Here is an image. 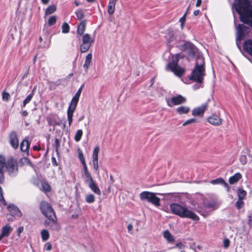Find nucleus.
I'll use <instances>...</instances> for the list:
<instances>
[{
    "mask_svg": "<svg viewBox=\"0 0 252 252\" xmlns=\"http://www.w3.org/2000/svg\"><path fill=\"white\" fill-rule=\"evenodd\" d=\"M40 207L43 214L47 218V220L45 221V225L49 226L52 230H59L60 227L57 223L55 213L50 205L46 202H42Z\"/></svg>",
    "mask_w": 252,
    "mask_h": 252,
    "instance_id": "2",
    "label": "nucleus"
},
{
    "mask_svg": "<svg viewBox=\"0 0 252 252\" xmlns=\"http://www.w3.org/2000/svg\"><path fill=\"white\" fill-rule=\"evenodd\" d=\"M24 228L23 226L19 227L17 229V232L18 235H20V233L23 231Z\"/></svg>",
    "mask_w": 252,
    "mask_h": 252,
    "instance_id": "60",
    "label": "nucleus"
},
{
    "mask_svg": "<svg viewBox=\"0 0 252 252\" xmlns=\"http://www.w3.org/2000/svg\"><path fill=\"white\" fill-rule=\"evenodd\" d=\"M62 29L63 33H67L69 32L70 28L67 23H63V24L62 25Z\"/></svg>",
    "mask_w": 252,
    "mask_h": 252,
    "instance_id": "38",
    "label": "nucleus"
},
{
    "mask_svg": "<svg viewBox=\"0 0 252 252\" xmlns=\"http://www.w3.org/2000/svg\"><path fill=\"white\" fill-rule=\"evenodd\" d=\"M92 58V55L91 53L88 54L86 57L85 63L83 65V67L85 69L86 71H88V69L89 67V65L91 62Z\"/></svg>",
    "mask_w": 252,
    "mask_h": 252,
    "instance_id": "24",
    "label": "nucleus"
},
{
    "mask_svg": "<svg viewBox=\"0 0 252 252\" xmlns=\"http://www.w3.org/2000/svg\"><path fill=\"white\" fill-rule=\"evenodd\" d=\"M175 247L179 248V249H182L184 248V245L181 243H176L175 246L173 247V248H175Z\"/></svg>",
    "mask_w": 252,
    "mask_h": 252,
    "instance_id": "57",
    "label": "nucleus"
},
{
    "mask_svg": "<svg viewBox=\"0 0 252 252\" xmlns=\"http://www.w3.org/2000/svg\"><path fill=\"white\" fill-rule=\"evenodd\" d=\"M94 169L96 173L99 175L98 160H92Z\"/></svg>",
    "mask_w": 252,
    "mask_h": 252,
    "instance_id": "45",
    "label": "nucleus"
},
{
    "mask_svg": "<svg viewBox=\"0 0 252 252\" xmlns=\"http://www.w3.org/2000/svg\"><path fill=\"white\" fill-rule=\"evenodd\" d=\"M235 8L240 20L252 28V5L250 0H235Z\"/></svg>",
    "mask_w": 252,
    "mask_h": 252,
    "instance_id": "1",
    "label": "nucleus"
},
{
    "mask_svg": "<svg viewBox=\"0 0 252 252\" xmlns=\"http://www.w3.org/2000/svg\"><path fill=\"white\" fill-rule=\"evenodd\" d=\"M10 98V96L9 94L5 91H3L2 93V99L6 101H8Z\"/></svg>",
    "mask_w": 252,
    "mask_h": 252,
    "instance_id": "44",
    "label": "nucleus"
},
{
    "mask_svg": "<svg viewBox=\"0 0 252 252\" xmlns=\"http://www.w3.org/2000/svg\"><path fill=\"white\" fill-rule=\"evenodd\" d=\"M250 32V29L249 27L244 26L243 24L238 25L237 27L236 42L241 41ZM237 44H238L237 43Z\"/></svg>",
    "mask_w": 252,
    "mask_h": 252,
    "instance_id": "10",
    "label": "nucleus"
},
{
    "mask_svg": "<svg viewBox=\"0 0 252 252\" xmlns=\"http://www.w3.org/2000/svg\"><path fill=\"white\" fill-rule=\"evenodd\" d=\"M163 237L169 243L172 242L174 241V238L173 236L168 230H166V231H164Z\"/></svg>",
    "mask_w": 252,
    "mask_h": 252,
    "instance_id": "27",
    "label": "nucleus"
},
{
    "mask_svg": "<svg viewBox=\"0 0 252 252\" xmlns=\"http://www.w3.org/2000/svg\"><path fill=\"white\" fill-rule=\"evenodd\" d=\"M86 201L88 203H92L94 201V196L92 194H89L86 197Z\"/></svg>",
    "mask_w": 252,
    "mask_h": 252,
    "instance_id": "41",
    "label": "nucleus"
},
{
    "mask_svg": "<svg viewBox=\"0 0 252 252\" xmlns=\"http://www.w3.org/2000/svg\"><path fill=\"white\" fill-rule=\"evenodd\" d=\"M240 161L243 165L247 163V157L245 155H242L240 158Z\"/></svg>",
    "mask_w": 252,
    "mask_h": 252,
    "instance_id": "53",
    "label": "nucleus"
},
{
    "mask_svg": "<svg viewBox=\"0 0 252 252\" xmlns=\"http://www.w3.org/2000/svg\"><path fill=\"white\" fill-rule=\"evenodd\" d=\"M196 122H197V120L196 119H195V118L190 119L188 120L186 122H185L183 124V126H185L188 125L195 123Z\"/></svg>",
    "mask_w": 252,
    "mask_h": 252,
    "instance_id": "46",
    "label": "nucleus"
},
{
    "mask_svg": "<svg viewBox=\"0 0 252 252\" xmlns=\"http://www.w3.org/2000/svg\"><path fill=\"white\" fill-rule=\"evenodd\" d=\"M87 184L88 185L89 188L94 193H96L97 195L101 194V191L98 188V187L97 186L94 181L92 182L89 183V184Z\"/></svg>",
    "mask_w": 252,
    "mask_h": 252,
    "instance_id": "19",
    "label": "nucleus"
},
{
    "mask_svg": "<svg viewBox=\"0 0 252 252\" xmlns=\"http://www.w3.org/2000/svg\"><path fill=\"white\" fill-rule=\"evenodd\" d=\"M205 75L204 58L198 56L194 69L192 72L190 79L201 84L203 82L204 76Z\"/></svg>",
    "mask_w": 252,
    "mask_h": 252,
    "instance_id": "3",
    "label": "nucleus"
},
{
    "mask_svg": "<svg viewBox=\"0 0 252 252\" xmlns=\"http://www.w3.org/2000/svg\"><path fill=\"white\" fill-rule=\"evenodd\" d=\"M208 122L214 126H220L222 124V119L217 115H213L209 117Z\"/></svg>",
    "mask_w": 252,
    "mask_h": 252,
    "instance_id": "14",
    "label": "nucleus"
},
{
    "mask_svg": "<svg viewBox=\"0 0 252 252\" xmlns=\"http://www.w3.org/2000/svg\"><path fill=\"white\" fill-rule=\"evenodd\" d=\"M54 147H56V150H58V148L60 146L59 140L57 138L55 139V142L53 144Z\"/></svg>",
    "mask_w": 252,
    "mask_h": 252,
    "instance_id": "55",
    "label": "nucleus"
},
{
    "mask_svg": "<svg viewBox=\"0 0 252 252\" xmlns=\"http://www.w3.org/2000/svg\"><path fill=\"white\" fill-rule=\"evenodd\" d=\"M78 157H79V158L82 163L85 162L83 153H82V151L80 150H78Z\"/></svg>",
    "mask_w": 252,
    "mask_h": 252,
    "instance_id": "51",
    "label": "nucleus"
},
{
    "mask_svg": "<svg viewBox=\"0 0 252 252\" xmlns=\"http://www.w3.org/2000/svg\"><path fill=\"white\" fill-rule=\"evenodd\" d=\"M32 100V93L30 94L26 99L23 101L22 107H25V105L29 103L30 101Z\"/></svg>",
    "mask_w": 252,
    "mask_h": 252,
    "instance_id": "49",
    "label": "nucleus"
},
{
    "mask_svg": "<svg viewBox=\"0 0 252 252\" xmlns=\"http://www.w3.org/2000/svg\"><path fill=\"white\" fill-rule=\"evenodd\" d=\"M184 55L182 53L175 54L172 57V61L166 65L167 70H171L176 75L181 77L184 73L185 70L183 68L180 67L178 63L179 59L184 58Z\"/></svg>",
    "mask_w": 252,
    "mask_h": 252,
    "instance_id": "5",
    "label": "nucleus"
},
{
    "mask_svg": "<svg viewBox=\"0 0 252 252\" xmlns=\"http://www.w3.org/2000/svg\"><path fill=\"white\" fill-rule=\"evenodd\" d=\"M9 142L11 146L14 149H16L19 146V140L17 133L15 131H12L9 134Z\"/></svg>",
    "mask_w": 252,
    "mask_h": 252,
    "instance_id": "13",
    "label": "nucleus"
},
{
    "mask_svg": "<svg viewBox=\"0 0 252 252\" xmlns=\"http://www.w3.org/2000/svg\"><path fill=\"white\" fill-rule=\"evenodd\" d=\"M0 201L3 204V205L5 206L7 205L6 201L4 199V197L0 198Z\"/></svg>",
    "mask_w": 252,
    "mask_h": 252,
    "instance_id": "62",
    "label": "nucleus"
},
{
    "mask_svg": "<svg viewBox=\"0 0 252 252\" xmlns=\"http://www.w3.org/2000/svg\"><path fill=\"white\" fill-rule=\"evenodd\" d=\"M86 20L82 21L79 25L77 29V33L79 35H82L86 29Z\"/></svg>",
    "mask_w": 252,
    "mask_h": 252,
    "instance_id": "21",
    "label": "nucleus"
},
{
    "mask_svg": "<svg viewBox=\"0 0 252 252\" xmlns=\"http://www.w3.org/2000/svg\"><path fill=\"white\" fill-rule=\"evenodd\" d=\"M168 36H169V38L167 39V41L169 43L173 41L174 39H175L174 37V33L173 31H170L168 33Z\"/></svg>",
    "mask_w": 252,
    "mask_h": 252,
    "instance_id": "47",
    "label": "nucleus"
},
{
    "mask_svg": "<svg viewBox=\"0 0 252 252\" xmlns=\"http://www.w3.org/2000/svg\"><path fill=\"white\" fill-rule=\"evenodd\" d=\"M52 163L53 165L57 166L58 165V163L56 160V159L55 157L52 158Z\"/></svg>",
    "mask_w": 252,
    "mask_h": 252,
    "instance_id": "61",
    "label": "nucleus"
},
{
    "mask_svg": "<svg viewBox=\"0 0 252 252\" xmlns=\"http://www.w3.org/2000/svg\"><path fill=\"white\" fill-rule=\"evenodd\" d=\"M237 194L238 199L243 200L247 195V192L245 190L240 189L238 190Z\"/></svg>",
    "mask_w": 252,
    "mask_h": 252,
    "instance_id": "30",
    "label": "nucleus"
},
{
    "mask_svg": "<svg viewBox=\"0 0 252 252\" xmlns=\"http://www.w3.org/2000/svg\"><path fill=\"white\" fill-rule=\"evenodd\" d=\"M99 152V148L98 146L95 147L93 151V154L92 156L93 159L98 160V155Z\"/></svg>",
    "mask_w": 252,
    "mask_h": 252,
    "instance_id": "35",
    "label": "nucleus"
},
{
    "mask_svg": "<svg viewBox=\"0 0 252 252\" xmlns=\"http://www.w3.org/2000/svg\"><path fill=\"white\" fill-rule=\"evenodd\" d=\"M44 248L47 250V251H50L52 249V245L50 243H46L45 245H44Z\"/></svg>",
    "mask_w": 252,
    "mask_h": 252,
    "instance_id": "56",
    "label": "nucleus"
},
{
    "mask_svg": "<svg viewBox=\"0 0 252 252\" xmlns=\"http://www.w3.org/2000/svg\"><path fill=\"white\" fill-rule=\"evenodd\" d=\"M57 21V17L55 15L51 16L48 21V24L52 26L55 24Z\"/></svg>",
    "mask_w": 252,
    "mask_h": 252,
    "instance_id": "39",
    "label": "nucleus"
},
{
    "mask_svg": "<svg viewBox=\"0 0 252 252\" xmlns=\"http://www.w3.org/2000/svg\"><path fill=\"white\" fill-rule=\"evenodd\" d=\"M41 238L43 241H45L49 237V233L46 229H43L41 231Z\"/></svg>",
    "mask_w": 252,
    "mask_h": 252,
    "instance_id": "32",
    "label": "nucleus"
},
{
    "mask_svg": "<svg viewBox=\"0 0 252 252\" xmlns=\"http://www.w3.org/2000/svg\"><path fill=\"white\" fill-rule=\"evenodd\" d=\"M42 190L44 192H49L51 190L50 185L47 182H42L41 184Z\"/></svg>",
    "mask_w": 252,
    "mask_h": 252,
    "instance_id": "36",
    "label": "nucleus"
},
{
    "mask_svg": "<svg viewBox=\"0 0 252 252\" xmlns=\"http://www.w3.org/2000/svg\"><path fill=\"white\" fill-rule=\"evenodd\" d=\"M202 0H197L196 6L199 7L201 4Z\"/></svg>",
    "mask_w": 252,
    "mask_h": 252,
    "instance_id": "64",
    "label": "nucleus"
},
{
    "mask_svg": "<svg viewBox=\"0 0 252 252\" xmlns=\"http://www.w3.org/2000/svg\"><path fill=\"white\" fill-rule=\"evenodd\" d=\"M75 14L77 19L79 20H82L84 17V13L82 9H78L76 10Z\"/></svg>",
    "mask_w": 252,
    "mask_h": 252,
    "instance_id": "37",
    "label": "nucleus"
},
{
    "mask_svg": "<svg viewBox=\"0 0 252 252\" xmlns=\"http://www.w3.org/2000/svg\"><path fill=\"white\" fill-rule=\"evenodd\" d=\"M76 106L69 105L67 111V120L68 121L69 126H70L73 121V113L76 109Z\"/></svg>",
    "mask_w": 252,
    "mask_h": 252,
    "instance_id": "15",
    "label": "nucleus"
},
{
    "mask_svg": "<svg viewBox=\"0 0 252 252\" xmlns=\"http://www.w3.org/2000/svg\"><path fill=\"white\" fill-rule=\"evenodd\" d=\"M139 197L142 200H147L156 206H160V198L156 196V193L147 191L140 193Z\"/></svg>",
    "mask_w": 252,
    "mask_h": 252,
    "instance_id": "6",
    "label": "nucleus"
},
{
    "mask_svg": "<svg viewBox=\"0 0 252 252\" xmlns=\"http://www.w3.org/2000/svg\"><path fill=\"white\" fill-rule=\"evenodd\" d=\"M57 9V7L55 5H51L48 6L45 10V17L48 15L53 13Z\"/></svg>",
    "mask_w": 252,
    "mask_h": 252,
    "instance_id": "28",
    "label": "nucleus"
},
{
    "mask_svg": "<svg viewBox=\"0 0 252 252\" xmlns=\"http://www.w3.org/2000/svg\"><path fill=\"white\" fill-rule=\"evenodd\" d=\"M83 87L81 86L77 91L74 96L71 99V102L70 103V105L77 106V103L79 101V99Z\"/></svg>",
    "mask_w": 252,
    "mask_h": 252,
    "instance_id": "18",
    "label": "nucleus"
},
{
    "mask_svg": "<svg viewBox=\"0 0 252 252\" xmlns=\"http://www.w3.org/2000/svg\"><path fill=\"white\" fill-rule=\"evenodd\" d=\"M230 244V241L228 239H225L223 242V246L225 249L227 248Z\"/></svg>",
    "mask_w": 252,
    "mask_h": 252,
    "instance_id": "54",
    "label": "nucleus"
},
{
    "mask_svg": "<svg viewBox=\"0 0 252 252\" xmlns=\"http://www.w3.org/2000/svg\"><path fill=\"white\" fill-rule=\"evenodd\" d=\"M115 5L114 4L108 3V12L110 15L114 13L115 11Z\"/></svg>",
    "mask_w": 252,
    "mask_h": 252,
    "instance_id": "43",
    "label": "nucleus"
},
{
    "mask_svg": "<svg viewBox=\"0 0 252 252\" xmlns=\"http://www.w3.org/2000/svg\"><path fill=\"white\" fill-rule=\"evenodd\" d=\"M84 175L86 178V180H85L86 183L89 184V183H91L94 181L92 177V176L90 172L85 173Z\"/></svg>",
    "mask_w": 252,
    "mask_h": 252,
    "instance_id": "34",
    "label": "nucleus"
},
{
    "mask_svg": "<svg viewBox=\"0 0 252 252\" xmlns=\"http://www.w3.org/2000/svg\"><path fill=\"white\" fill-rule=\"evenodd\" d=\"M83 135V131L81 129H78L74 135V140L76 142L79 141Z\"/></svg>",
    "mask_w": 252,
    "mask_h": 252,
    "instance_id": "33",
    "label": "nucleus"
},
{
    "mask_svg": "<svg viewBox=\"0 0 252 252\" xmlns=\"http://www.w3.org/2000/svg\"><path fill=\"white\" fill-rule=\"evenodd\" d=\"M170 209L173 214L181 218L190 219L196 221H198L199 220V217L194 213L179 204H171L170 205Z\"/></svg>",
    "mask_w": 252,
    "mask_h": 252,
    "instance_id": "4",
    "label": "nucleus"
},
{
    "mask_svg": "<svg viewBox=\"0 0 252 252\" xmlns=\"http://www.w3.org/2000/svg\"><path fill=\"white\" fill-rule=\"evenodd\" d=\"M181 50L186 51L189 57L193 58L198 51L197 48L191 43L186 42L180 46Z\"/></svg>",
    "mask_w": 252,
    "mask_h": 252,
    "instance_id": "8",
    "label": "nucleus"
},
{
    "mask_svg": "<svg viewBox=\"0 0 252 252\" xmlns=\"http://www.w3.org/2000/svg\"><path fill=\"white\" fill-rule=\"evenodd\" d=\"M82 164L83 165V169H84V173H86V172H89V171L88 169V167L87 166V164H86V162H83Z\"/></svg>",
    "mask_w": 252,
    "mask_h": 252,
    "instance_id": "58",
    "label": "nucleus"
},
{
    "mask_svg": "<svg viewBox=\"0 0 252 252\" xmlns=\"http://www.w3.org/2000/svg\"><path fill=\"white\" fill-rule=\"evenodd\" d=\"M190 111V108L186 106H181L176 108V111L179 115L187 114Z\"/></svg>",
    "mask_w": 252,
    "mask_h": 252,
    "instance_id": "20",
    "label": "nucleus"
},
{
    "mask_svg": "<svg viewBox=\"0 0 252 252\" xmlns=\"http://www.w3.org/2000/svg\"><path fill=\"white\" fill-rule=\"evenodd\" d=\"M19 163L21 164V165H24L25 164H29L31 166H32V163L31 162L30 160L26 158H21L20 159Z\"/></svg>",
    "mask_w": 252,
    "mask_h": 252,
    "instance_id": "40",
    "label": "nucleus"
},
{
    "mask_svg": "<svg viewBox=\"0 0 252 252\" xmlns=\"http://www.w3.org/2000/svg\"><path fill=\"white\" fill-rule=\"evenodd\" d=\"M6 162H5V158L4 156L0 155V173H2L3 171H4V167H6Z\"/></svg>",
    "mask_w": 252,
    "mask_h": 252,
    "instance_id": "29",
    "label": "nucleus"
},
{
    "mask_svg": "<svg viewBox=\"0 0 252 252\" xmlns=\"http://www.w3.org/2000/svg\"><path fill=\"white\" fill-rule=\"evenodd\" d=\"M133 228L132 225L131 224H129L127 226V229L129 232L131 231Z\"/></svg>",
    "mask_w": 252,
    "mask_h": 252,
    "instance_id": "63",
    "label": "nucleus"
},
{
    "mask_svg": "<svg viewBox=\"0 0 252 252\" xmlns=\"http://www.w3.org/2000/svg\"><path fill=\"white\" fill-rule=\"evenodd\" d=\"M210 183L213 185L221 184L223 183V179L221 178H219L215 180H212L210 181Z\"/></svg>",
    "mask_w": 252,
    "mask_h": 252,
    "instance_id": "42",
    "label": "nucleus"
},
{
    "mask_svg": "<svg viewBox=\"0 0 252 252\" xmlns=\"http://www.w3.org/2000/svg\"><path fill=\"white\" fill-rule=\"evenodd\" d=\"M202 204L205 208L212 210H216L219 207V204L215 200H209L207 198L203 199Z\"/></svg>",
    "mask_w": 252,
    "mask_h": 252,
    "instance_id": "11",
    "label": "nucleus"
},
{
    "mask_svg": "<svg viewBox=\"0 0 252 252\" xmlns=\"http://www.w3.org/2000/svg\"><path fill=\"white\" fill-rule=\"evenodd\" d=\"M243 49L252 56V40L248 39L244 42Z\"/></svg>",
    "mask_w": 252,
    "mask_h": 252,
    "instance_id": "17",
    "label": "nucleus"
},
{
    "mask_svg": "<svg viewBox=\"0 0 252 252\" xmlns=\"http://www.w3.org/2000/svg\"><path fill=\"white\" fill-rule=\"evenodd\" d=\"M30 146V143L27 140H24L21 143L20 149L22 152L27 151Z\"/></svg>",
    "mask_w": 252,
    "mask_h": 252,
    "instance_id": "25",
    "label": "nucleus"
},
{
    "mask_svg": "<svg viewBox=\"0 0 252 252\" xmlns=\"http://www.w3.org/2000/svg\"><path fill=\"white\" fill-rule=\"evenodd\" d=\"M7 210L10 214L17 217L18 219L22 216V213L19 208L14 204H9L7 206Z\"/></svg>",
    "mask_w": 252,
    "mask_h": 252,
    "instance_id": "12",
    "label": "nucleus"
},
{
    "mask_svg": "<svg viewBox=\"0 0 252 252\" xmlns=\"http://www.w3.org/2000/svg\"><path fill=\"white\" fill-rule=\"evenodd\" d=\"M91 46V45L87 44V43H84L82 42V44L80 45V50L81 52L82 53H85L87 52L90 47Z\"/></svg>",
    "mask_w": 252,
    "mask_h": 252,
    "instance_id": "31",
    "label": "nucleus"
},
{
    "mask_svg": "<svg viewBox=\"0 0 252 252\" xmlns=\"http://www.w3.org/2000/svg\"><path fill=\"white\" fill-rule=\"evenodd\" d=\"M244 204V202L243 201V200L238 199L235 203V206L238 209H240L243 207Z\"/></svg>",
    "mask_w": 252,
    "mask_h": 252,
    "instance_id": "48",
    "label": "nucleus"
},
{
    "mask_svg": "<svg viewBox=\"0 0 252 252\" xmlns=\"http://www.w3.org/2000/svg\"><path fill=\"white\" fill-rule=\"evenodd\" d=\"M206 108L207 105H202L200 107L194 108L192 111V115L194 116H203Z\"/></svg>",
    "mask_w": 252,
    "mask_h": 252,
    "instance_id": "16",
    "label": "nucleus"
},
{
    "mask_svg": "<svg viewBox=\"0 0 252 252\" xmlns=\"http://www.w3.org/2000/svg\"><path fill=\"white\" fill-rule=\"evenodd\" d=\"M7 220L9 221H13L16 219H18L17 217L9 213L6 215Z\"/></svg>",
    "mask_w": 252,
    "mask_h": 252,
    "instance_id": "50",
    "label": "nucleus"
},
{
    "mask_svg": "<svg viewBox=\"0 0 252 252\" xmlns=\"http://www.w3.org/2000/svg\"><path fill=\"white\" fill-rule=\"evenodd\" d=\"M94 42V40L91 39L90 34L86 33L82 37V42L91 45Z\"/></svg>",
    "mask_w": 252,
    "mask_h": 252,
    "instance_id": "26",
    "label": "nucleus"
},
{
    "mask_svg": "<svg viewBox=\"0 0 252 252\" xmlns=\"http://www.w3.org/2000/svg\"><path fill=\"white\" fill-rule=\"evenodd\" d=\"M165 100L167 105L170 107L184 103L186 101V98L180 94L173 96L171 98L166 97Z\"/></svg>",
    "mask_w": 252,
    "mask_h": 252,
    "instance_id": "9",
    "label": "nucleus"
},
{
    "mask_svg": "<svg viewBox=\"0 0 252 252\" xmlns=\"http://www.w3.org/2000/svg\"><path fill=\"white\" fill-rule=\"evenodd\" d=\"M4 171H3L2 173H0V184H2L4 181Z\"/></svg>",
    "mask_w": 252,
    "mask_h": 252,
    "instance_id": "59",
    "label": "nucleus"
},
{
    "mask_svg": "<svg viewBox=\"0 0 252 252\" xmlns=\"http://www.w3.org/2000/svg\"><path fill=\"white\" fill-rule=\"evenodd\" d=\"M187 14V12H186L184 15L182 17H181L180 19V22L181 23V28L183 29V27H184V25L185 24V19H186V15Z\"/></svg>",
    "mask_w": 252,
    "mask_h": 252,
    "instance_id": "52",
    "label": "nucleus"
},
{
    "mask_svg": "<svg viewBox=\"0 0 252 252\" xmlns=\"http://www.w3.org/2000/svg\"><path fill=\"white\" fill-rule=\"evenodd\" d=\"M242 177L241 174L239 173L235 174L229 179V183L230 184H234L237 183Z\"/></svg>",
    "mask_w": 252,
    "mask_h": 252,
    "instance_id": "23",
    "label": "nucleus"
},
{
    "mask_svg": "<svg viewBox=\"0 0 252 252\" xmlns=\"http://www.w3.org/2000/svg\"><path fill=\"white\" fill-rule=\"evenodd\" d=\"M12 231V228L10 226L5 225L2 227L1 233L5 237H8Z\"/></svg>",
    "mask_w": 252,
    "mask_h": 252,
    "instance_id": "22",
    "label": "nucleus"
},
{
    "mask_svg": "<svg viewBox=\"0 0 252 252\" xmlns=\"http://www.w3.org/2000/svg\"><path fill=\"white\" fill-rule=\"evenodd\" d=\"M5 167L10 176L15 177L17 175L18 172L17 162L13 158L7 159Z\"/></svg>",
    "mask_w": 252,
    "mask_h": 252,
    "instance_id": "7",
    "label": "nucleus"
}]
</instances>
